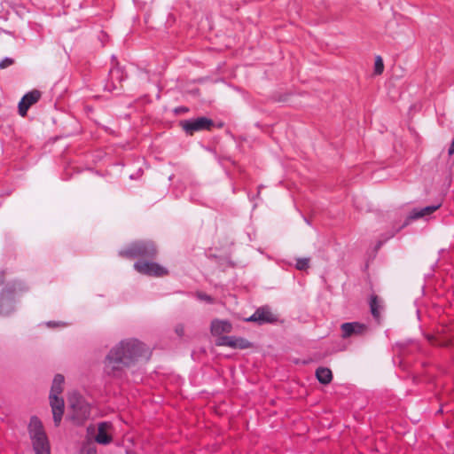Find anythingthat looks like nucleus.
<instances>
[{"mask_svg": "<svg viewBox=\"0 0 454 454\" xmlns=\"http://www.w3.org/2000/svg\"><path fill=\"white\" fill-rule=\"evenodd\" d=\"M149 348L136 339L120 341L111 348L105 361V372L113 377H121L124 369L133 365L139 358H148Z\"/></svg>", "mask_w": 454, "mask_h": 454, "instance_id": "1", "label": "nucleus"}, {"mask_svg": "<svg viewBox=\"0 0 454 454\" xmlns=\"http://www.w3.org/2000/svg\"><path fill=\"white\" fill-rule=\"evenodd\" d=\"M28 433L36 454H50V445L42 422L32 417L28 424Z\"/></svg>", "mask_w": 454, "mask_h": 454, "instance_id": "2", "label": "nucleus"}, {"mask_svg": "<svg viewBox=\"0 0 454 454\" xmlns=\"http://www.w3.org/2000/svg\"><path fill=\"white\" fill-rule=\"evenodd\" d=\"M157 254L155 245L152 241H136L119 254L127 258L153 259Z\"/></svg>", "mask_w": 454, "mask_h": 454, "instance_id": "3", "label": "nucleus"}, {"mask_svg": "<svg viewBox=\"0 0 454 454\" xmlns=\"http://www.w3.org/2000/svg\"><path fill=\"white\" fill-rule=\"evenodd\" d=\"M69 406L72 409V419L77 422L82 423L90 416V405L78 393H71L68 397Z\"/></svg>", "mask_w": 454, "mask_h": 454, "instance_id": "4", "label": "nucleus"}, {"mask_svg": "<svg viewBox=\"0 0 454 454\" xmlns=\"http://www.w3.org/2000/svg\"><path fill=\"white\" fill-rule=\"evenodd\" d=\"M183 129L188 135H192L195 132L202 130H210L214 126V122L211 119L201 116L195 119L184 120L180 122Z\"/></svg>", "mask_w": 454, "mask_h": 454, "instance_id": "5", "label": "nucleus"}, {"mask_svg": "<svg viewBox=\"0 0 454 454\" xmlns=\"http://www.w3.org/2000/svg\"><path fill=\"white\" fill-rule=\"evenodd\" d=\"M134 268L141 274L160 277L167 274V270L156 262L138 260L135 262Z\"/></svg>", "mask_w": 454, "mask_h": 454, "instance_id": "6", "label": "nucleus"}, {"mask_svg": "<svg viewBox=\"0 0 454 454\" xmlns=\"http://www.w3.org/2000/svg\"><path fill=\"white\" fill-rule=\"evenodd\" d=\"M216 346H226L234 349H247L253 347V343L248 340L239 336H225L215 340Z\"/></svg>", "mask_w": 454, "mask_h": 454, "instance_id": "7", "label": "nucleus"}, {"mask_svg": "<svg viewBox=\"0 0 454 454\" xmlns=\"http://www.w3.org/2000/svg\"><path fill=\"white\" fill-rule=\"evenodd\" d=\"M232 325L228 320L214 319L210 325L211 334L219 340L221 337L227 336L231 333Z\"/></svg>", "mask_w": 454, "mask_h": 454, "instance_id": "8", "label": "nucleus"}, {"mask_svg": "<svg viewBox=\"0 0 454 454\" xmlns=\"http://www.w3.org/2000/svg\"><path fill=\"white\" fill-rule=\"evenodd\" d=\"M367 325L358 322L344 323L341 325L342 337L348 338L352 335H363L367 332Z\"/></svg>", "mask_w": 454, "mask_h": 454, "instance_id": "9", "label": "nucleus"}, {"mask_svg": "<svg viewBox=\"0 0 454 454\" xmlns=\"http://www.w3.org/2000/svg\"><path fill=\"white\" fill-rule=\"evenodd\" d=\"M49 398L54 423L59 426L64 413V400L59 398V395H50Z\"/></svg>", "mask_w": 454, "mask_h": 454, "instance_id": "10", "label": "nucleus"}, {"mask_svg": "<svg viewBox=\"0 0 454 454\" xmlns=\"http://www.w3.org/2000/svg\"><path fill=\"white\" fill-rule=\"evenodd\" d=\"M441 206H442V204L438 203L436 205L427 206V207H422V208H413L410 212V215H408L404 224L406 225V224H408L410 223V221H413V220H416V219H419V218H422V217H425V216H427V215L433 214L437 209H439L441 207Z\"/></svg>", "mask_w": 454, "mask_h": 454, "instance_id": "11", "label": "nucleus"}, {"mask_svg": "<svg viewBox=\"0 0 454 454\" xmlns=\"http://www.w3.org/2000/svg\"><path fill=\"white\" fill-rule=\"evenodd\" d=\"M246 322H253L257 325L271 324L276 322L277 317L275 314H252L249 317L243 318Z\"/></svg>", "mask_w": 454, "mask_h": 454, "instance_id": "12", "label": "nucleus"}, {"mask_svg": "<svg viewBox=\"0 0 454 454\" xmlns=\"http://www.w3.org/2000/svg\"><path fill=\"white\" fill-rule=\"evenodd\" d=\"M110 424L104 422L98 425V434L96 435V441L101 444H107L111 442V437L108 435V429L110 428Z\"/></svg>", "mask_w": 454, "mask_h": 454, "instance_id": "13", "label": "nucleus"}, {"mask_svg": "<svg viewBox=\"0 0 454 454\" xmlns=\"http://www.w3.org/2000/svg\"><path fill=\"white\" fill-rule=\"evenodd\" d=\"M316 377L318 381L322 384H328L333 380V373L329 368L326 367H319L316 371Z\"/></svg>", "mask_w": 454, "mask_h": 454, "instance_id": "14", "label": "nucleus"}, {"mask_svg": "<svg viewBox=\"0 0 454 454\" xmlns=\"http://www.w3.org/2000/svg\"><path fill=\"white\" fill-rule=\"evenodd\" d=\"M63 384H64V376L61 374L55 375L53 381H52L50 395H60L63 391Z\"/></svg>", "mask_w": 454, "mask_h": 454, "instance_id": "15", "label": "nucleus"}, {"mask_svg": "<svg viewBox=\"0 0 454 454\" xmlns=\"http://www.w3.org/2000/svg\"><path fill=\"white\" fill-rule=\"evenodd\" d=\"M370 312H380L384 309V301L379 296L372 294L369 301Z\"/></svg>", "mask_w": 454, "mask_h": 454, "instance_id": "16", "label": "nucleus"}, {"mask_svg": "<svg viewBox=\"0 0 454 454\" xmlns=\"http://www.w3.org/2000/svg\"><path fill=\"white\" fill-rule=\"evenodd\" d=\"M40 98H41L40 91L35 90L26 93L23 96V98H21V100L26 102L28 105V106L30 107L32 105L35 104L40 99Z\"/></svg>", "mask_w": 454, "mask_h": 454, "instance_id": "17", "label": "nucleus"}, {"mask_svg": "<svg viewBox=\"0 0 454 454\" xmlns=\"http://www.w3.org/2000/svg\"><path fill=\"white\" fill-rule=\"evenodd\" d=\"M109 74L113 82H114L115 81L121 82L125 79L124 73L120 68L111 69Z\"/></svg>", "mask_w": 454, "mask_h": 454, "instance_id": "18", "label": "nucleus"}, {"mask_svg": "<svg viewBox=\"0 0 454 454\" xmlns=\"http://www.w3.org/2000/svg\"><path fill=\"white\" fill-rule=\"evenodd\" d=\"M195 297L200 302H204V303H207V304H211L214 302V298L203 292H197L195 294Z\"/></svg>", "mask_w": 454, "mask_h": 454, "instance_id": "19", "label": "nucleus"}, {"mask_svg": "<svg viewBox=\"0 0 454 454\" xmlns=\"http://www.w3.org/2000/svg\"><path fill=\"white\" fill-rule=\"evenodd\" d=\"M309 258H298L295 263V268L299 270H304L309 268Z\"/></svg>", "mask_w": 454, "mask_h": 454, "instance_id": "20", "label": "nucleus"}, {"mask_svg": "<svg viewBox=\"0 0 454 454\" xmlns=\"http://www.w3.org/2000/svg\"><path fill=\"white\" fill-rule=\"evenodd\" d=\"M383 70H384L383 60L380 56H377L375 59V63H374V73L376 74H380L383 72Z\"/></svg>", "mask_w": 454, "mask_h": 454, "instance_id": "21", "label": "nucleus"}, {"mask_svg": "<svg viewBox=\"0 0 454 454\" xmlns=\"http://www.w3.org/2000/svg\"><path fill=\"white\" fill-rule=\"evenodd\" d=\"M29 109L28 105L24 102L23 100H20L19 103V114L21 116H25L27 113V110Z\"/></svg>", "mask_w": 454, "mask_h": 454, "instance_id": "22", "label": "nucleus"}, {"mask_svg": "<svg viewBox=\"0 0 454 454\" xmlns=\"http://www.w3.org/2000/svg\"><path fill=\"white\" fill-rule=\"evenodd\" d=\"M14 60L12 58L5 57L4 59L0 61V68H6L13 64Z\"/></svg>", "mask_w": 454, "mask_h": 454, "instance_id": "23", "label": "nucleus"}, {"mask_svg": "<svg viewBox=\"0 0 454 454\" xmlns=\"http://www.w3.org/2000/svg\"><path fill=\"white\" fill-rule=\"evenodd\" d=\"M96 453H97L96 449L93 446L84 447L81 451V454H96Z\"/></svg>", "mask_w": 454, "mask_h": 454, "instance_id": "24", "label": "nucleus"}, {"mask_svg": "<svg viewBox=\"0 0 454 454\" xmlns=\"http://www.w3.org/2000/svg\"><path fill=\"white\" fill-rule=\"evenodd\" d=\"M10 294L8 292L3 293L0 296V304L3 305L4 302L9 301L10 299Z\"/></svg>", "mask_w": 454, "mask_h": 454, "instance_id": "25", "label": "nucleus"}, {"mask_svg": "<svg viewBox=\"0 0 454 454\" xmlns=\"http://www.w3.org/2000/svg\"><path fill=\"white\" fill-rule=\"evenodd\" d=\"M175 331L177 333V335H179V336H183L184 335V329L183 325H177L176 327Z\"/></svg>", "mask_w": 454, "mask_h": 454, "instance_id": "26", "label": "nucleus"}, {"mask_svg": "<svg viewBox=\"0 0 454 454\" xmlns=\"http://www.w3.org/2000/svg\"><path fill=\"white\" fill-rule=\"evenodd\" d=\"M47 325H48V326H50V327H54V326H56V325H58V326H59V325L64 326V325H65V324H64V323H61V322H57V323H55V322H48V323H47Z\"/></svg>", "mask_w": 454, "mask_h": 454, "instance_id": "27", "label": "nucleus"}, {"mask_svg": "<svg viewBox=\"0 0 454 454\" xmlns=\"http://www.w3.org/2000/svg\"><path fill=\"white\" fill-rule=\"evenodd\" d=\"M255 312L264 313V312H270V310H269V308L267 306H263V307H261V308L257 309Z\"/></svg>", "mask_w": 454, "mask_h": 454, "instance_id": "28", "label": "nucleus"}, {"mask_svg": "<svg viewBox=\"0 0 454 454\" xmlns=\"http://www.w3.org/2000/svg\"><path fill=\"white\" fill-rule=\"evenodd\" d=\"M448 153L450 155L454 153V139L452 140L451 145H450V147L448 149Z\"/></svg>", "mask_w": 454, "mask_h": 454, "instance_id": "29", "label": "nucleus"}, {"mask_svg": "<svg viewBox=\"0 0 454 454\" xmlns=\"http://www.w3.org/2000/svg\"><path fill=\"white\" fill-rule=\"evenodd\" d=\"M3 282V275L0 276V283Z\"/></svg>", "mask_w": 454, "mask_h": 454, "instance_id": "30", "label": "nucleus"}, {"mask_svg": "<svg viewBox=\"0 0 454 454\" xmlns=\"http://www.w3.org/2000/svg\"><path fill=\"white\" fill-rule=\"evenodd\" d=\"M2 306L3 305L0 304V309H3ZM0 313H2V310H0Z\"/></svg>", "mask_w": 454, "mask_h": 454, "instance_id": "31", "label": "nucleus"}]
</instances>
